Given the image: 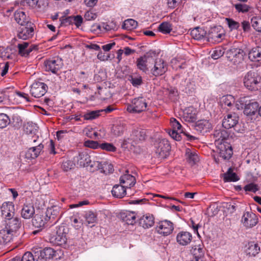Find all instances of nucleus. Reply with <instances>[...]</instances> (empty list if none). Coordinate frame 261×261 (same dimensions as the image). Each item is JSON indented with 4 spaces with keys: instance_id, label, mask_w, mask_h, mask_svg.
<instances>
[{
    "instance_id": "nucleus-57",
    "label": "nucleus",
    "mask_w": 261,
    "mask_h": 261,
    "mask_svg": "<svg viewBox=\"0 0 261 261\" xmlns=\"http://www.w3.org/2000/svg\"><path fill=\"white\" fill-rule=\"evenodd\" d=\"M36 125L32 123H28L24 126V131L25 132L28 134H35L36 132Z\"/></svg>"
},
{
    "instance_id": "nucleus-10",
    "label": "nucleus",
    "mask_w": 261,
    "mask_h": 261,
    "mask_svg": "<svg viewBox=\"0 0 261 261\" xmlns=\"http://www.w3.org/2000/svg\"><path fill=\"white\" fill-rule=\"evenodd\" d=\"M44 66L46 71H51L55 74H58L59 71L63 66L62 60L58 57L48 59L44 62Z\"/></svg>"
},
{
    "instance_id": "nucleus-31",
    "label": "nucleus",
    "mask_w": 261,
    "mask_h": 261,
    "mask_svg": "<svg viewBox=\"0 0 261 261\" xmlns=\"http://www.w3.org/2000/svg\"><path fill=\"white\" fill-rule=\"evenodd\" d=\"M126 174L121 176L120 178V183L126 188H130L136 184V179L134 176L129 174L128 171H126Z\"/></svg>"
},
{
    "instance_id": "nucleus-29",
    "label": "nucleus",
    "mask_w": 261,
    "mask_h": 261,
    "mask_svg": "<svg viewBox=\"0 0 261 261\" xmlns=\"http://www.w3.org/2000/svg\"><path fill=\"white\" fill-rule=\"evenodd\" d=\"M16 236L11 231L5 229L4 227L0 229V244L5 245L11 242Z\"/></svg>"
},
{
    "instance_id": "nucleus-42",
    "label": "nucleus",
    "mask_w": 261,
    "mask_h": 261,
    "mask_svg": "<svg viewBox=\"0 0 261 261\" xmlns=\"http://www.w3.org/2000/svg\"><path fill=\"white\" fill-rule=\"evenodd\" d=\"M237 174L233 172L232 169L229 168L227 171L223 174V180L224 182L236 181L239 180Z\"/></svg>"
},
{
    "instance_id": "nucleus-53",
    "label": "nucleus",
    "mask_w": 261,
    "mask_h": 261,
    "mask_svg": "<svg viewBox=\"0 0 261 261\" xmlns=\"http://www.w3.org/2000/svg\"><path fill=\"white\" fill-rule=\"evenodd\" d=\"M75 166L74 162L67 159H64L62 162V168L64 171H68Z\"/></svg>"
},
{
    "instance_id": "nucleus-13",
    "label": "nucleus",
    "mask_w": 261,
    "mask_h": 261,
    "mask_svg": "<svg viewBox=\"0 0 261 261\" xmlns=\"http://www.w3.org/2000/svg\"><path fill=\"white\" fill-rule=\"evenodd\" d=\"M153 67L150 68V73L154 76L163 75L168 69L166 63L162 59L154 60Z\"/></svg>"
},
{
    "instance_id": "nucleus-3",
    "label": "nucleus",
    "mask_w": 261,
    "mask_h": 261,
    "mask_svg": "<svg viewBox=\"0 0 261 261\" xmlns=\"http://www.w3.org/2000/svg\"><path fill=\"white\" fill-rule=\"evenodd\" d=\"M69 228L64 225L56 227V228L49 234L50 242L57 245L65 244L67 242V234Z\"/></svg>"
},
{
    "instance_id": "nucleus-61",
    "label": "nucleus",
    "mask_w": 261,
    "mask_h": 261,
    "mask_svg": "<svg viewBox=\"0 0 261 261\" xmlns=\"http://www.w3.org/2000/svg\"><path fill=\"white\" fill-rule=\"evenodd\" d=\"M84 145L86 147H88L93 149H96L99 148L100 144H99L97 141L92 140H87L85 141Z\"/></svg>"
},
{
    "instance_id": "nucleus-41",
    "label": "nucleus",
    "mask_w": 261,
    "mask_h": 261,
    "mask_svg": "<svg viewBox=\"0 0 261 261\" xmlns=\"http://www.w3.org/2000/svg\"><path fill=\"white\" fill-rule=\"evenodd\" d=\"M260 247L257 243L250 242L248 244L246 252L250 256H255L259 253Z\"/></svg>"
},
{
    "instance_id": "nucleus-20",
    "label": "nucleus",
    "mask_w": 261,
    "mask_h": 261,
    "mask_svg": "<svg viewBox=\"0 0 261 261\" xmlns=\"http://www.w3.org/2000/svg\"><path fill=\"white\" fill-rule=\"evenodd\" d=\"M48 219L45 215L44 216L39 214L35 215L32 220V224L35 228H39V229L33 231V234H36L38 233L45 227V225Z\"/></svg>"
},
{
    "instance_id": "nucleus-49",
    "label": "nucleus",
    "mask_w": 261,
    "mask_h": 261,
    "mask_svg": "<svg viewBox=\"0 0 261 261\" xmlns=\"http://www.w3.org/2000/svg\"><path fill=\"white\" fill-rule=\"evenodd\" d=\"M10 121V124H11L14 127L16 128L19 127L22 123V120L21 117L17 113L13 114Z\"/></svg>"
},
{
    "instance_id": "nucleus-22",
    "label": "nucleus",
    "mask_w": 261,
    "mask_h": 261,
    "mask_svg": "<svg viewBox=\"0 0 261 261\" xmlns=\"http://www.w3.org/2000/svg\"><path fill=\"white\" fill-rule=\"evenodd\" d=\"M73 162L81 167L89 166L91 163L90 156L86 152H80L73 158Z\"/></svg>"
},
{
    "instance_id": "nucleus-64",
    "label": "nucleus",
    "mask_w": 261,
    "mask_h": 261,
    "mask_svg": "<svg viewBox=\"0 0 261 261\" xmlns=\"http://www.w3.org/2000/svg\"><path fill=\"white\" fill-rule=\"evenodd\" d=\"M73 23L75 26L77 28H79L83 23V18L81 15H77L76 16H73Z\"/></svg>"
},
{
    "instance_id": "nucleus-32",
    "label": "nucleus",
    "mask_w": 261,
    "mask_h": 261,
    "mask_svg": "<svg viewBox=\"0 0 261 261\" xmlns=\"http://www.w3.org/2000/svg\"><path fill=\"white\" fill-rule=\"evenodd\" d=\"M154 220L153 215L148 214L139 219V224L144 228H148L153 225L154 223Z\"/></svg>"
},
{
    "instance_id": "nucleus-24",
    "label": "nucleus",
    "mask_w": 261,
    "mask_h": 261,
    "mask_svg": "<svg viewBox=\"0 0 261 261\" xmlns=\"http://www.w3.org/2000/svg\"><path fill=\"white\" fill-rule=\"evenodd\" d=\"M220 157L224 160H229L232 154L231 146L228 143L216 146Z\"/></svg>"
},
{
    "instance_id": "nucleus-12",
    "label": "nucleus",
    "mask_w": 261,
    "mask_h": 261,
    "mask_svg": "<svg viewBox=\"0 0 261 261\" xmlns=\"http://www.w3.org/2000/svg\"><path fill=\"white\" fill-rule=\"evenodd\" d=\"M155 147V153L161 159L166 158L171 149L168 141L165 139L160 140L156 144Z\"/></svg>"
},
{
    "instance_id": "nucleus-30",
    "label": "nucleus",
    "mask_w": 261,
    "mask_h": 261,
    "mask_svg": "<svg viewBox=\"0 0 261 261\" xmlns=\"http://www.w3.org/2000/svg\"><path fill=\"white\" fill-rule=\"evenodd\" d=\"M192 239V236L191 233L188 231H180L176 236L177 242L182 246H186L189 244Z\"/></svg>"
},
{
    "instance_id": "nucleus-56",
    "label": "nucleus",
    "mask_w": 261,
    "mask_h": 261,
    "mask_svg": "<svg viewBox=\"0 0 261 261\" xmlns=\"http://www.w3.org/2000/svg\"><path fill=\"white\" fill-rule=\"evenodd\" d=\"M225 21L226 22L229 28L231 30H237L240 27V24L238 22L234 21L231 18H226Z\"/></svg>"
},
{
    "instance_id": "nucleus-43",
    "label": "nucleus",
    "mask_w": 261,
    "mask_h": 261,
    "mask_svg": "<svg viewBox=\"0 0 261 261\" xmlns=\"http://www.w3.org/2000/svg\"><path fill=\"white\" fill-rule=\"evenodd\" d=\"M128 80L132 84L134 87H138L143 84L142 77L141 75L136 74L129 75Z\"/></svg>"
},
{
    "instance_id": "nucleus-55",
    "label": "nucleus",
    "mask_w": 261,
    "mask_h": 261,
    "mask_svg": "<svg viewBox=\"0 0 261 261\" xmlns=\"http://www.w3.org/2000/svg\"><path fill=\"white\" fill-rule=\"evenodd\" d=\"M190 110L187 109L184 112V118L186 121L193 122L196 120V116L194 113L190 112Z\"/></svg>"
},
{
    "instance_id": "nucleus-28",
    "label": "nucleus",
    "mask_w": 261,
    "mask_h": 261,
    "mask_svg": "<svg viewBox=\"0 0 261 261\" xmlns=\"http://www.w3.org/2000/svg\"><path fill=\"white\" fill-rule=\"evenodd\" d=\"M62 214L61 211V208L57 206H53L50 208H48L46 212V217L49 220H54L56 219L59 220Z\"/></svg>"
},
{
    "instance_id": "nucleus-2",
    "label": "nucleus",
    "mask_w": 261,
    "mask_h": 261,
    "mask_svg": "<svg viewBox=\"0 0 261 261\" xmlns=\"http://www.w3.org/2000/svg\"><path fill=\"white\" fill-rule=\"evenodd\" d=\"M157 55L155 50H150L144 56L138 58L136 61L137 68L145 73H148L153 64L154 58Z\"/></svg>"
},
{
    "instance_id": "nucleus-21",
    "label": "nucleus",
    "mask_w": 261,
    "mask_h": 261,
    "mask_svg": "<svg viewBox=\"0 0 261 261\" xmlns=\"http://www.w3.org/2000/svg\"><path fill=\"white\" fill-rule=\"evenodd\" d=\"M239 116L236 113H231L227 114L224 117L222 121V126L226 129L236 126L239 122Z\"/></svg>"
},
{
    "instance_id": "nucleus-23",
    "label": "nucleus",
    "mask_w": 261,
    "mask_h": 261,
    "mask_svg": "<svg viewBox=\"0 0 261 261\" xmlns=\"http://www.w3.org/2000/svg\"><path fill=\"white\" fill-rule=\"evenodd\" d=\"M156 231L164 236L170 234L173 230V224L168 220L161 221L156 227Z\"/></svg>"
},
{
    "instance_id": "nucleus-44",
    "label": "nucleus",
    "mask_w": 261,
    "mask_h": 261,
    "mask_svg": "<svg viewBox=\"0 0 261 261\" xmlns=\"http://www.w3.org/2000/svg\"><path fill=\"white\" fill-rule=\"evenodd\" d=\"M89 166L93 168V170H100V171L102 173L107 172V171L105 170V168H107V165L105 164L104 162H102L97 161L92 162L91 161V163L89 164Z\"/></svg>"
},
{
    "instance_id": "nucleus-37",
    "label": "nucleus",
    "mask_w": 261,
    "mask_h": 261,
    "mask_svg": "<svg viewBox=\"0 0 261 261\" xmlns=\"http://www.w3.org/2000/svg\"><path fill=\"white\" fill-rule=\"evenodd\" d=\"M14 18L15 21L20 26L25 25L27 23L31 22L27 18L25 13L22 11H16L14 13Z\"/></svg>"
},
{
    "instance_id": "nucleus-7",
    "label": "nucleus",
    "mask_w": 261,
    "mask_h": 261,
    "mask_svg": "<svg viewBox=\"0 0 261 261\" xmlns=\"http://www.w3.org/2000/svg\"><path fill=\"white\" fill-rule=\"evenodd\" d=\"M38 137H33V142L34 146L29 148L25 153V157L28 159H34L37 158L44 148V145L41 142L36 143Z\"/></svg>"
},
{
    "instance_id": "nucleus-62",
    "label": "nucleus",
    "mask_w": 261,
    "mask_h": 261,
    "mask_svg": "<svg viewBox=\"0 0 261 261\" xmlns=\"http://www.w3.org/2000/svg\"><path fill=\"white\" fill-rule=\"evenodd\" d=\"M35 258V255H33L30 252H27L23 254L21 261H34Z\"/></svg>"
},
{
    "instance_id": "nucleus-40",
    "label": "nucleus",
    "mask_w": 261,
    "mask_h": 261,
    "mask_svg": "<svg viewBox=\"0 0 261 261\" xmlns=\"http://www.w3.org/2000/svg\"><path fill=\"white\" fill-rule=\"evenodd\" d=\"M234 98L231 95H227L222 96L220 99V104L223 108H225L226 106L231 107L234 103Z\"/></svg>"
},
{
    "instance_id": "nucleus-47",
    "label": "nucleus",
    "mask_w": 261,
    "mask_h": 261,
    "mask_svg": "<svg viewBox=\"0 0 261 261\" xmlns=\"http://www.w3.org/2000/svg\"><path fill=\"white\" fill-rule=\"evenodd\" d=\"M186 156L188 162L191 165H194L198 161L199 159L197 154L191 152L190 150H187Z\"/></svg>"
},
{
    "instance_id": "nucleus-11",
    "label": "nucleus",
    "mask_w": 261,
    "mask_h": 261,
    "mask_svg": "<svg viewBox=\"0 0 261 261\" xmlns=\"http://www.w3.org/2000/svg\"><path fill=\"white\" fill-rule=\"evenodd\" d=\"M226 54L228 59L234 64L237 65L243 60L245 53L241 49L233 48L228 50Z\"/></svg>"
},
{
    "instance_id": "nucleus-16",
    "label": "nucleus",
    "mask_w": 261,
    "mask_h": 261,
    "mask_svg": "<svg viewBox=\"0 0 261 261\" xmlns=\"http://www.w3.org/2000/svg\"><path fill=\"white\" fill-rule=\"evenodd\" d=\"M33 35L34 24L32 22L20 26L18 30L17 37L19 39L27 40L32 38Z\"/></svg>"
},
{
    "instance_id": "nucleus-52",
    "label": "nucleus",
    "mask_w": 261,
    "mask_h": 261,
    "mask_svg": "<svg viewBox=\"0 0 261 261\" xmlns=\"http://www.w3.org/2000/svg\"><path fill=\"white\" fill-rule=\"evenodd\" d=\"M233 6L236 8V10L239 13H246L251 9V7L243 3L233 4Z\"/></svg>"
},
{
    "instance_id": "nucleus-18",
    "label": "nucleus",
    "mask_w": 261,
    "mask_h": 261,
    "mask_svg": "<svg viewBox=\"0 0 261 261\" xmlns=\"http://www.w3.org/2000/svg\"><path fill=\"white\" fill-rule=\"evenodd\" d=\"M47 88V86L45 83L35 82L31 87L30 93L34 97L39 98L45 94Z\"/></svg>"
},
{
    "instance_id": "nucleus-39",
    "label": "nucleus",
    "mask_w": 261,
    "mask_h": 261,
    "mask_svg": "<svg viewBox=\"0 0 261 261\" xmlns=\"http://www.w3.org/2000/svg\"><path fill=\"white\" fill-rule=\"evenodd\" d=\"M211 127V123L208 121L206 120L198 121L195 125V129L196 130L200 133L207 132Z\"/></svg>"
},
{
    "instance_id": "nucleus-63",
    "label": "nucleus",
    "mask_w": 261,
    "mask_h": 261,
    "mask_svg": "<svg viewBox=\"0 0 261 261\" xmlns=\"http://www.w3.org/2000/svg\"><path fill=\"white\" fill-rule=\"evenodd\" d=\"M224 54V51L221 49H217L213 51L211 55V57L215 59H218L222 57Z\"/></svg>"
},
{
    "instance_id": "nucleus-14",
    "label": "nucleus",
    "mask_w": 261,
    "mask_h": 261,
    "mask_svg": "<svg viewBox=\"0 0 261 261\" xmlns=\"http://www.w3.org/2000/svg\"><path fill=\"white\" fill-rule=\"evenodd\" d=\"M4 227L16 235L21 226V220L18 217L7 218L5 219Z\"/></svg>"
},
{
    "instance_id": "nucleus-51",
    "label": "nucleus",
    "mask_w": 261,
    "mask_h": 261,
    "mask_svg": "<svg viewBox=\"0 0 261 261\" xmlns=\"http://www.w3.org/2000/svg\"><path fill=\"white\" fill-rule=\"evenodd\" d=\"M102 110H96L88 112L84 114V118L86 120H92L97 118Z\"/></svg>"
},
{
    "instance_id": "nucleus-60",
    "label": "nucleus",
    "mask_w": 261,
    "mask_h": 261,
    "mask_svg": "<svg viewBox=\"0 0 261 261\" xmlns=\"http://www.w3.org/2000/svg\"><path fill=\"white\" fill-rule=\"evenodd\" d=\"M244 189L246 192L249 191L253 193H255L258 190L257 185L253 183H250L246 185L244 187Z\"/></svg>"
},
{
    "instance_id": "nucleus-8",
    "label": "nucleus",
    "mask_w": 261,
    "mask_h": 261,
    "mask_svg": "<svg viewBox=\"0 0 261 261\" xmlns=\"http://www.w3.org/2000/svg\"><path fill=\"white\" fill-rule=\"evenodd\" d=\"M146 108V99L142 97H139L132 100V104L127 106V110L130 113H139L145 111Z\"/></svg>"
},
{
    "instance_id": "nucleus-1",
    "label": "nucleus",
    "mask_w": 261,
    "mask_h": 261,
    "mask_svg": "<svg viewBox=\"0 0 261 261\" xmlns=\"http://www.w3.org/2000/svg\"><path fill=\"white\" fill-rule=\"evenodd\" d=\"M170 123L172 130L169 131V134L175 140L180 141L184 137H186L187 140L190 141L196 139L195 137L191 135L189 132L184 129L176 119L171 118Z\"/></svg>"
},
{
    "instance_id": "nucleus-9",
    "label": "nucleus",
    "mask_w": 261,
    "mask_h": 261,
    "mask_svg": "<svg viewBox=\"0 0 261 261\" xmlns=\"http://www.w3.org/2000/svg\"><path fill=\"white\" fill-rule=\"evenodd\" d=\"M224 35V31L221 26H216L211 28L208 33H206V39L207 41L212 42H219Z\"/></svg>"
},
{
    "instance_id": "nucleus-34",
    "label": "nucleus",
    "mask_w": 261,
    "mask_h": 261,
    "mask_svg": "<svg viewBox=\"0 0 261 261\" xmlns=\"http://www.w3.org/2000/svg\"><path fill=\"white\" fill-rule=\"evenodd\" d=\"M125 130V124L119 121L113 125L111 129V133L115 137H119L123 135Z\"/></svg>"
},
{
    "instance_id": "nucleus-35",
    "label": "nucleus",
    "mask_w": 261,
    "mask_h": 261,
    "mask_svg": "<svg viewBox=\"0 0 261 261\" xmlns=\"http://www.w3.org/2000/svg\"><path fill=\"white\" fill-rule=\"evenodd\" d=\"M191 36L196 40H202L206 39V31L200 27H196L191 30Z\"/></svg>"
},
{
    "instance_id": "nucleus-48",
    "label": "nucleus",
    "mask_w": 261,
    "mask_h": 261,
    "mask_svg": "<svg viewBox=\"0 0 261 261\" xmlns=\"http://www.w3.org/2000/svg\"><path fill=\"white\" fill-rule=\"evenodd\" d=\"M172 30V24L168 22H163L158 27V30L163 34L170 33Z\"/></svg>"
},
{
    "instance_id": "nucleus-59",
    "label": "nucleus",
    "mask_w": 261,
    "mask_h": 261,
    "mask_svg": "<svg viewBox=\"0 0 261 261\" xmlns=\"http://www.w3.org/2000/svg\"><path fill=\"white\" fill-rule=\"evenodd\" d=\"M30 45L28 42H24L18 44V54L21 56H25V51L27 49L28 46Z\"/></svg>"
},
{
    "instance_id": "nucleus-19",
    "label": "nucleus",
    "mask_w": 261,
    "mask_h": 261,
    "mask_svg": "<svg viewBox=\"0 0 261 261\" xmlns=\"http://www.w3.org/2000/svg\"><path fill=\"white\" fill-rule=\"evenodd\" d=\"M241 222L244 227L247 228H250L257 224L258 218L254 213L251 212H246L242 216Z\"/></svg>"
},
{
    "instance_id": "nucleus-26",
    "label": "nucleus",
    "mask_w": 261,
    "mask_h": 261,
    "mask_svg": "<svg viewBox=\"0 0 261 261\" xmlns=\"http://www.w3.org/2000/svg\"><path fill=\"white\" fill-rule=\"evenodd\" d=\"M1 212L5 219L14 217L15 214L14 205L12 202H5L1 206Z\"/></svg>"
},
{
    "instance_id": "nucleus-17",
    "label": "nucleus",
    "mask_w": 261,
    "mask_h": 261,
    "mask_svg": "<svg viewBox=\"0 0 261 261\" xmlns=\"http://www.w3.org/2000/svg\"><path fill=\"white\" fill-rule=\"evenodd\" d=\"M33 252L37 260L44 259L46 260L47 259L53 258L55 253L54 250L49 247H46L43 249L36 248L33 250Z\"/></svg>"
},
{
    "instance_id": "nucleus-54",
    "label": "nucleus",
    "mask_w": 261,
    "mask_h": 261,
    "mask_svg": "<svg viewBox=\"0 0 261 261\" xmlns=\"http://www.w3.org/2000/svg\"><path fill=\"white\" fill-rule=\"evenodd\" d=\"M252 27L256 31L261 32V18L254 17L251 19Z\"/></svg>"
},
{
    "instance_id": "nucleus-5",
    "label": "nucleus",
    "mask_w": 261,
    "mask_h": 261,
    "mask_svg": "<svg viewBox=\"0 0 261 261\" xmlns=\"http://www.w3.org/2000/svg\"><path fill=\"white\" fill-rule=\"evenodd\" d=\"M244 84L249 90H258L261 88V77L255 72L249 71L244 77Z\"/></svg>"
},
{
    "instance_id": "nucleus-45",
    "label": "nucleus",
    "mask_w": 261,
    "mask_h": 261,
    "mask_svg": "<svg viewBox=\"0 0 261 261\" xmlns=\"http://www.w3.org/2000/svg\"><path fill=\"white\" fill-rule=\"evenodd\" d=\"M137 25V21L133 19H128L124 21L122 28L127 30H132L136 29Z\"/></svg>"
},
{
    "instance_id": "nucleus-33",
    "label": "nucleus",
    "mask_w": 261,
    "mask_h": 261,
    "mask_svg": "<svg viewBox=\"0 0 261 261\" xmlns=\"http://www.w3.org/2000/svg\"><path fill=\"white\" fill-rule=\"evenodd\" d=\"M120 219L128 225H133L136 223V215L133 212L124 211L119 214Z\"/></svg>"
},
{
    "instance_id": "nucleus-38",
    "label": "nucleus",
    "mask_w": 261,
    "mask_h": 261,
    "mask_svg": "<svg viewBox=\"0 0 261 261\" xmlns=\"http://www.w3.org/2000/svg\"><path fill=\"white\" fill-rule=\"evenodd\" d=\"M126 189L122 185H115L112 189V194L115 197L122 198L126 195Z\"/></svg>"
},
{
    "instance_id": "nucleus-4",
    "label": "nucleus",
    "mask_w": 261,
    "mask_h": 261,
    "mask_svg": "<svg viewBox=\"0 0 261 261\" xmlns=\"http://www.w3.org/2000/svg\"><path fill=\"white\" fill-rule=\"evenodd\" d=\"M237 109L244 108V113L247 116L254 115L258 108V103L254 100L250 99L248 97H241L236 104Z\"/></svg>"
},
{
    "instance_id": "nucleus-50",
    "label": "nucleus",
    "mask_w": 261,
    "mask_h": 261,
    "mask_svg": "<svg viewBox=\"0 0 261 261\" xmlns=\"http://www.w3.org/2000/svg\"><path fill=\"white\" fill-rule=\"evenodd\" d=\"M11 121L9 116L4 113H0V128L6 127L10 124Z\"/></svg>"
},
{
    "instance_id": "nucleus-15",
    "label": "nucleus",
    "mask_w": 261,
    "mask_h": 261,
    "mask_svg": "<svg viewBox=\"0 0 261 261\" xmlns=\"http://www.w3.org/2000/svg\"><path fill=\"white\" fill-rule=\"evenodd\" d=\"M229 133L224 127L217 128L213 133V137L215 139V144L216 146L228 143Z\"/></svg>"
},
{
    "instance_id": "nucleus-6",
    "label": "nucleus",
    "mask_w": 261,
    "mask_h": 261,
    "mask_svg": "<svg viewBox=\"0 0 261 261\" xmlns=\"http://www.w3.org/2000/svg\"><path fill=\"white\" fill-rule=\"evenodd\" d=\"M146 137V132L145 130L140 128H135L132 130L130 138L124 139L123 145H125L130 143L133 145V143L137 144L141 141L145 140Z\"/></svg>"
},
{
    "instance_id": "nucleus-27",
    "label": "nucleus",
    "mask_w": 261,
    "mask_h": 261,
    "mask_svg": "<svg viewBox=\"0 0 261 261\" xmlns=\"http://www.w3.org/2000/svg\"><path fill=\"white\" fill-rule=\"evenodd\" d=\"M35 207L31 203H25L21 210V216L24 219H30L35 215Z\"/></svg>"
},
{
    "instance_id": "nucleus-58",
    "label": "nucleus",
    "mask_w": 261,
    "mask_h": 261,
    "mask_svg": "<svg viewBox=\"0 0 261 261\" xmlns=\"http://www.w3.org/2000/svg\"><path fill=\"white\" fill-rule=\"evenodd\" d=\"M99 148L103 150L112 152H114L116 150V148L112 144L109 143L100 144L99 145Z\"/></svg>"
},
{
    "instance_id": "nucleus-36",
    "label": "nucleus",
    "mask_w": 261,
    "mask_h": 261,
    "mask_svg": "<svg viewBox=\"0 0 261 261\" xmlns=\"http://www.w3.org/2000/svg\"><path fill=\"white\" fill-rule=\"evenodd\" d=\"M248 58L253 62L261 61V47L256 46L252 48L248 53Z\"/></svg>"
},
{
    "instance_id": "nucleus-46",
    "label": "nucleus",
    "mask_w": 261,
    "mask_h": 261,
    "mask_svg": "<svg viewBox=\"0 0 261 261\" xmlns=\"http://www.w3.org/2000/svg\"><path fill=\"white\" fill-rule=\"evenodd\" d=\"M85 218L86 219L87 225L91 224H92L91 227L94 226L93 224L96 223L97 221L96 215L91 211H89L86 213L85 215Z\"/></svg>"
},
{
    "instance_id": "nucleus-25",
    "label": "nucleus",
    "mask_w": 261,
    "mask_h": 261,
    "mask_svg": "<svg viewBox=\"0 0 261 261\" xmlns=\"http://www.w3.org/2000/svg\"><path fill=\"white\" fill-rule=\"evenodd\" d=\"M190 251L194 257V260L192 261H205L204 259V249L202 244L196 243L192 247Z\"/></svg>"
}]
</instances>
